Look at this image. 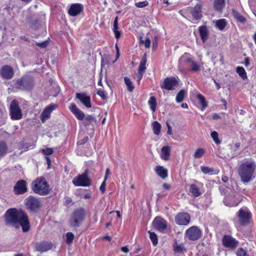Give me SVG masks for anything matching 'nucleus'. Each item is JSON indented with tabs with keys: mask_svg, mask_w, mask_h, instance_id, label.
Returning <instances> with one entry per match:
<instances>
[{
	"mask_svg": "<svg viewBox=\"0 0 256 256\" xmlns=\"http://www.w3.org/2000/svg\"><path fill=\"white\" fill-rule=\"evenodd\" d=\"M5 222L6 226L16 228L20 226L24 232H27L30 230V223L26 214L15 208H10L6 212Z\"/></svg>",
	"mask_w": 256,
	"mask_h": 256,
	"instance_id": "f257e3e1",
	"label": "nucleus"
},
{
	"mask_svg": "<svg viewBox=\"0 0 256 256\" xmlns=\"http://www.w3.org/2000/svg\"><path fill=\"white\" fill-rule=\"evenodd\" d=\"M256 164L252 160L243 162L238 168V174L241 181L244 184L248 183L255 178Z\"/></svg>",
	"mask_w": 256,
	"mask_h": 256,
	"instance_id": "f03ea898",
	"label": "nucleus"
},
{
	"mask_svg": "<svg viewBox=\"0 0 256 256\" xmlns=\"http://www.w3.org/2000/svg\"><path fill=\"white\" fill-rule=\"evenodd\" d=\"M30 187L35 194L42 196L48 195L50 191L48 182L43 176L38 177L34 180Z\"/></svg>",
	"mask_w": 256,
	"mask_h": 256,
	"instance_id": "7ed1b4c3",
	"label": "nucleus"
},
{
	"mask_svg": "<svg viewBox=\"0 0 256 256\" xmlns=\"http://www.w3.org/2000/svg\"><path fill=\"white\" fill-rule=\"evenodd\" d=\"M34 86V80L32 76H26L16 80L12 88L16 90H30Z\"/></svg>",
	"mask_w": 256,
	"mask_h": 256,
	"instance_id": "20e7f679",
	"label": "nucleus"
},
{
	"mask_svg": "<svg viewBox=\"0 0 256 256\" xmlns=\"http://www.w3.org/2000/svg\"><path fill=\"white\" fill-rule=\"evenodd\" d=\"M86 212L84 208H80L75 210L71 214L69 220V224L72 228H78L84 221Z\"/></svg>",
	"mask_w": 256,
	"mask_h": 256,
	"instance_id": "39448f33",
	"label": "nucleus"
},
{
	"mask_svg": "<svg viewBox=\"0 0 256 256\" xmlns=\"http://www.w3.org/2000/svg\"><path fill=\"white\" fill-rule=\"evenodd\" d=\"M88 170H86L82 174H78L74 177L72 180V183L77 186H88L91 184V180L88 178Z\"/></svg>",
	"mask_w": 256,
	"mask_h": 256,
	"instance_id": "423d86ee",
	"label": "nucleus"
},
{
	"mask_svg": "<svg viewBox=\"0 0 256 256\" xmlns=\"http://www.w3.org/2000/svg\"><path fill=\"white\" fill-rule=\"evenodd\" d=\"M10 114L11 118L13 120H19L22 118V110L18 102L16 100H13L10 102Z\"/></svg>",
	"mask_w": 256,
	"mask_h": 256,
	"instance_id": "0eeeda50",
	"label": "nucleus"
},
{
	"mask_svg": "<svg viewBox=\"0 0 256 256\" xmlns=\"http://www.w3.org/2000/svg\"><path fill=\"white\" fill-rule=\"evenodd\" d=\"M178 86V78L174 76L166 78L160 84V88L168 90H174Z\"/></svg>",
	"mask_w": 256,
	"mask_h": 256,
	"instance_id": "6e6552de",
	"label": "nucleus"
},
{
	"mask_svg": "<svg viewBox=\"0 0 256 256\" xmlns=\"http://www.w3.org/2000/svg\"><path fill=\"white\" fill-rule=\"evenodd\" d=\"M25 204L28 209L31 212H36L40 206L38 198L32 196H30L25 200Z\"/></svg>",
	"mask_w": 256,
	"mask_h": 256,
	"instance_id": "1a4fd4ad",
	"label": "nucleus"
},
{
	"mask_svg": "<svg viewBox=\"0 0 256 256\" xmlns=\"http://www.w3.org/2000/svg\"><path fill=\"white\" fill-rule=\"evenodd\" d=\"M252 214L246 208H240L238 214V221L242 225H246L249 223Z\"/></svg>",
	"mask_w": 256,
	"mask_h": 256,
	"instance_id": "9d476101",
	"label": "nucleus"
},
{
	"mask_svg": "<svg viewBox=\"0 0 256 256\" xmlns=\"http://www.w3.org/2000/svg\"><path fill=\"white\" fill-rule=\"evenodd\" d=\"M186 234L189 240L194 241L201 237L202 231L197 226H192L186 230Z\"/></svg>",
	"mask_w": 256,
	"mask_h": 256,
	"instance_id": "9b49d317",
	"label": "nucleus"
},
{
	"mask_svg": "<svg viewBox=\"0 0 256 256\" xmlns=\"http://www.w3.org/2000/svg\"><path fill=\"white\" fill-rule=\"evenodd\" d=\"M14 192L16 195L23 194L28 192L27 183L26 180H18L14 186Z\"/></svg>",
	"mask_w": 256,
	"mask_h": 256,
	"instance_id": "f8f14e48",
	"label": "nucleus"
},
{
	"mask_svg": "<svg viewBox=\"0 0 256 256\" xmlns=\"http://www.w3.org/2000/svg\"><path fill=\"white\" fill-rule=\"evenodd\" d=\"M222 243L224 247L234 250L238 246V242L230 236L224 235L222 239Z\"/></svg>",
	"mask_w": 256,
	"mask_h": 256,
	"instance_id": "ddd939ff",
	"label": "nucleus"
},
{
	"mask_svg": "<svg viewBox=\"0 0 256 256\" xmlns=\"http://www.w3.org/2000/svg\"><path fill=\"white\" fill-rule=\"evenodd\" d=\"M190 220V214L187 212H180L175 216V222L178 225L186 226Z\"/></svg>",
	"mask_w": 256,
	"mask_h": 256,
	"instance_id": "4468645a",
	"label": "nucleus"
},
{
	"mask_svg": "<svg viewBox=\"0 0 256 256\" xmlns=\"http://www.w3.org/2000/svg\"><path fill=\"white\" fill-rule=\"evenodd\" d=\"M0 74L2 78L6 80H10L14 76V70L10 66H4L0 70Z\"/></svg>",
	"mask_w": 256,
	"mask_h": 256,
	"instance_id": "2eb2a0df",
	"label": "nucleus"
},
{
	"mask_svg": "<svg viewBox=\"0 0 256 256\" xmlns=\"http://www.w3.org/2000/svg\"><path fill=\"white\" fill-rule=\"evenodd\" d=\"M76 98L80 100L86 108H90L92 107L90 98L86 96V93H76Z\"/></svg>",
	"mask_w": 256,
	"mask_h": 256,
	"instance_id": "dca6fc26",
	"label": "nucleus"
},
{
	"mask_svg": "<svg viewBox=\"0 0 256 256\" xmlns=\"http://www.w3.org/2000/svg\"><path fill=\"white\" fill-rule=\"evenodd\" d=\"M202 4L198 3L194 8H192L190 14L192 18L195 20H199L202 18Z\"/></svg>",
	"mask_w": 256,
	"mask_h": 256,
	"instance_id": "f3484780",
	"label": "nucleus"
},
{
	"mask_svg": "<svg viewBox=\"0 0 256 256\" xmlns=\"http://www.w3.org/2000/svg\"><path fill=\"white\" fill-rule=\"evenodd\" d=\"M84 9L82 4H72L68 10L70 16H75L80 14Z\"/></svg>",
	"mask_w": 256,
	"mask_h": 256,
	"instance_id": "a211bd4d",
	"label": "nucleus"
},
{
	"mask_svg": "<svg viewBox=\"0 0 256 256\" xmlns=\"http://www.w3.org/2000/svg\"><path fill=\"white\" fill-rule=\"evenodd\" d=\"M52 244L51 242H42L37 243L35 246V250L37 252H43L52 249Z\"/></svg>",
	"mask_w": 256,
	"mask_h": 256,
	"instance_id": "6ab92c4d",
	"label": "nucleus"
},
{
	"mask_svg": "<svg viewBox=\"0 0 256 256\" xmlns=\"http://www.w3.org/2000/svg\"><path fill=\"white\" fill-rule=\"evenodd\" d=\"M55 108L56 107L54 105H50L46 106L43 110L40 116L42 122H44L46 120L50 118L51 112L55 109Z\"/></svg>",
	"mask_w": 256,
	"mask_h": 256,
	"instance_id": "aec40b11",
	"label": "nucleus"
},
{
	"mask_svg": "<svg viewBox=\"0 0 256 256\" xmlns=\"http://www.w3.org/2000/svg\"><path fill=\"white\" fill-rule=\"evenodd\" d=\"M70 109L78 120H82L84 119L85 116L84 112L80 110L75 104H71Z\"/></svg>",
	"mask_w": 256,
	"mask_h": 256,
	"instance_id": "412c9836",
	"label": "nucleus"
},
{
	"mask_svg": "<svg viewBox=\"0 0 256 256\" xmlns=\"http://www.w3.org/2000/svg\"><path fill=\"white\" fill-rule=\"evenodd\" d=\"M154 227L158 230H162L166 228V222L160 217H156L153 221Z\"/></svg>",
	"mask_w": 256,
	"mask_h": 256,
	"instance_id": "4be33fe9",
	"label": "nucleus"
},
{
	"mask_svg": "<svg viewBox=\"0 0 256 256\" xmlns=\"http://www.w3.org/2000/svg\"><path fill=\"white\" fill-rule=\"evenodd\" d=\"M224 202L226 206H236L238 204L240 201L236 199L234 195L229 194L224 198Z\"/></svg>",
	"mask_w": 256,
	"mask_h": 256,
	"instance_id": "5701e85b",
	"label": "nucleus"
},
{
	"mask_svg": "<svg viewBox=\"0 0 256 256\" xmlns=\"http://www.w3.org/2000/svg\"><path fill=\"white\" fill-rule=\"evenodd\" d=\"M199 32L202 42H205L208 38V31L206 26L199 27Z\"/></svg>",
	"mask_w": 256,
	"mask_h": 256,
	"instance_id": "b1692460",
	"label": "nucleus"
},
{
	"mask_svg": "<svg viewBox=\"0 0 256 256\" xmlns=\"http://www.w3.org/2000/svg\"><path fill=\"white\" fill-rule=\"evenodd\" d=\"M155 171L157 174L161 178L164 179L168 176V170L162 166H156Z\"/></svg>",
	"mask_w": 256,
	"mask_h": 256,
	"instance_id": "393cba45",
	"label": "nucleus"
},
{
	"mask_svg": "<svg viewBox=\"0 0 256 256\" xmlns=\"http://www.w3.org/2000/svg\"><path fill=\"white\" fill-rule=\"evenodd\" d=\"M170 148L169 146H164L161 149L160 158L164 160H168L170 156Z\"/></svg>",
	"mask_w": 256,
	"mask_h": 256,
	"instance_id": "a878e982",
	"label": "nucleus"
},
{
	"mask_svg": "<svg viewBox=\"0 0 256 256\" xmlns=\"http://www.w3.org/2000/svg\"><path fill=\"white\" fill-rule=\"evenodd\" d=\"M118 16H116L114 20L113 24V32H114L115 38L116 39H119L121 36V32L118 30Z\"/></svg>",
	"mask_w": 256,
	"mask_h": 256,
	"instance_id": "bb28decb",
	"label": "nucleus"
},
{
	"mask_svg": "<svg viewBox=\"0 0 256 256\" xmlns=\"http://www.w3.org/2000/svg\"><path fill=\"white\" fill-rule=\"evenodd\" d=\"M214 6L218 12H221L225 6V0H214Z\"/></svg>",
	"mask_w": 256,
	"mask_h": 256,
	"instance_id": "cd10ccee",
	"label": "nucleus"
},
{
	"mask_svg": "<svg viewBox=\"0 0 256 256\" xmlns=\"http://www.w3.org/2000/svg\"><path fill=\"white\" fill-rule=\"evenodd\" d=\"M232 15L238 22L241 23H244L246 22V18L234 9L232 10Z\"/></svg>",
	"mask_w": 256,
	"mask_h": 256,
	"instance_id": "c85d7f7f",
	"label": "nucleus"
},
{
	"mask_svg": "<svg viewBox=\"0 0 256 256\" xmlns=\"http://www.w3.org/2000/svg\"><path fill=\"white\" fill-rule=\"evenodd\" d=\"M190 191L194 197H198L201 195L200 189L195 184H192L190 186Z\"/></svg>",
	"mask_w": 256,
	"mask_h": 256,
	"instance_id": "c756f323",
	"label": "nucleus"
},
{
	"mask_svg": "<svg viewBox=\"0 0 256 256\" xmlns=\"http://www.w3.org/2000/svg\"><path fill=\"white\" fill-rule=\"evenodd\" d=\"M146 56L142 58L141 60L139 66H138V73L144 74L146 70Z\"/></svg>",
	"mask_w": 256,
	"mask_h": 256,
	"instance_id": "7c9ffc66",
	"label": "nucleus"
},
{
	"mask_svg": "<svg viewBox=\"0 0 256 256\" xmlns=\"http://www.w3.org/2000/svg\"><path fill=\"white\" fill-rule=\"evenodd\" d=\"M226 25V20L225 19H220L216 22V27L220 30H222Z\"/></svg>",
	"mask_w": 256,
	"mask_h": 256,
	"instance_id": "2f4dec72",
	"label": "nucleus"
},
{
	"mask_svg": "<svg viewBox=\"0 0 256 256\" xmlns=\"http://www.w3.org/2000/svg\"><path fill=\"white\" fill-rule=\"evenodd\" d=\"M186 90H181L177 94L176 96V102L178 103H180L184 100V96L186 94Z\"/></svg>",
	"mask_w": 256,
	"mask_h": 256,
	"instance_id": "473e14b6",
	"label": "nucleus"
},
{
	"mask_svg": "<svg viewBox=\"0 0 256 256\" xmlns=\"http://www.w3.org/2000/svg\"><path fill=\"white\" fill-rule=\"evenodd\" d=\"M154 133L156 135H158L160 132L161 125L157 121H154L152 124Z\"/></svg>",
	"mask_w": 256,
	"mask_h": 256,
	"instance_id": "72a5a7b5",
	"label": "nucleus"
},
{
	"mask_svg": "<svg viewBox=\"0 0 256 256\" xmlns=\"http://www.w3.org/2000/svg\"><path fill=\"white\" fill-rule=\"evenodd\" d=\"M148 104L150 106L152 110L154 112L156 111L157 105L156 100L155 97L151 96L148 102Z\"/></svg>",
	"mask_w": 256,
	"mask_h": 256,
	"instance_id": "f704fd0d",
	"label": "nucleus"
},
{
	"mask_svg": "<svg viewBox=\"0 0 256 256\" xmlns=\"http://www.w3.org/2000/svg\"><path fill=\"white\" fill-rule=\"evenodd\" d=\"M8 150V146L6 143L4 142H0V157L4 156L6 154Z\"/></svg>",
	"mask_w": 256,
	"mask_h": 256,
	"instance_id": "c9c22d12",
	"label": "nucleus"
},
{
	"mask_svg": "<svg viewBox=\"0 0 256 256\" xmlns=\"http://www.w3.org/2000/svg\"><path fill=\"white\" fill-rule=\"evenodd\" d=\"M236 72L244 80L247 78L246 73L245 70L242 66H238L236 68Z\"/></svg>",
	"mask_w": 256,
	"mask_h": 256,
	"instance_id": "e433bc0d",
	"label": "nucleus"
},
{
	"mask_svg": "<svg viewBox=\"0 0 256 256\" xmlns=\"http://www.w3.org/2000/svg\"><path fill=\"white\" fill-rule=\"evenodd\" d=\"M174 250L175 252L179 254H184L186 252V249L182 244H176L174 245Z\"/></svg>",
	"mask_w": 256,
	"mask_h": 256,
	"instance_id": "4c0bfd02",
	"label": "nucleus"
},
{
	"mask_svg": "<svg viewBox=\"0 0 256 256\" xmlns=\"http://www.w3.org/2000/svg\"><path fill=\"white\" fill-rule=\"evenodd\" d=\"M196 97L202 106V109L206 108L208 106V103L206 100L205 98L201 94H198Z\"/></svg>",
	"mask_w": 256,
	"mask_h": 256,
	"instance_id": "58836bf2",
	"label": "nucleus"
},
{
	"mask_svg": "<svg viewBox=\"0 0 256 256\" xmlns=\"http://www.w3.org/2000/svg\"><path fill=\"white\" fill-rule=\"evenodd\" d=\"M148 233L150 234V238L153 245L154 246H156L158 243L157 235L155 232L150 231H148Z\"/></svg>",
	"mask_w": 256,
	"mask_h": 256,
	"instance_id": "ea45409f",
	"label": "nucleus"
},
{
	"mask_svg": "<svg viewBox=\"0 0 256 256\" xmlns=\"http://www.w3.org/2000/svg\"><path fill=\"white\" fill-rule=\"evenodd\" d=\"M124 81L128 87V90L130 92H132L134 89V86L132 85V83L130 79L128 78L126 76L124 78Z\"/></svg>",
	"mask_w": 256,
	"mask_h": 256,
	"instance_id": "a19ab883",
	"label": "nucleus"
},
{
	"mask_svg": "<svg viewBox=\"0 0 256 256\" xmlns=\"http://www.w3.org/2000/svg\"><path fill=\"white\" fill-rule=\"evenodd\" d=\"M86 124L88 125L92 123H96V120L92 115H88L85 118Z\"/></svg>",
	"mask_w": 256,
	"mask_h": 256,
	"instance_id": "79ce46f5",
	"label": "nucleus"
},
{
	"mask_svg": "<svg viewBox=\"0 0 256 256\" xmlns=\"http://www.w3.org/2000/svg\"><path fill=\"white\" fill-rule=\"evenodd\" d=\"M66 242L68 244H71L74 238V234L72 232H68L66 234Z\"/></svg>",
	"mask_w": 256,
	"mask_h": 256,
	"instance_id": "37998d69",
	"label": "nucleus"
},
{
	"mask_svg": "<svg viewBox=\"0 0 256 256\" xmlns=\"http://www.w3.org/2000/svg\"><path fill=\"white\" fill-rule=\"evenodd\" d=\"M210 136L212 138L214 141L217 144L220 143V140L218 139V134L216 131H213L210 134Z\"/></svg>",
	"mask_w": 256,
	"mask_h": 256,
	"instance_id": "c03bdc74",
	"label": "nucleus"
},
{
	"mask_svg": "<svg viewBox=\"0 0 256 256\" xmlns=\"http://www.w3.org/2000/svg\"><path fill=\"white\" fill-rule=\"evenodd\" d=\"M204 153V150L203 148H198L196 150L194 154V156L195 158H198L202 157Z\"/></svg>",
	"mask_w": 256,
	"mask_h": 256,
	"instance_id": "a18cd8bd",
	"label": "nucleus"
},
{
	"mask_svg": "<svg viewBox=\"0 0 256 256\" xmlns=\"http://www.w3.org/2000/svg\"><path fill=\"white\" fill-rule=\"evenodd\" d=\"M201 170L204 174H210L214 172V170L212 168H209L205 166H202L200 167Z\"/></svg>",
	"mask_w": 256,
	"mask_h": 256,
	"instance_id": "49530a36",
	"label": "nucleus"
},
{
	"mask_svg": "<svg viewBox=\"0 0 256 256\" xmlns=\"http://www.w3.org/2000/svg\"><path fill=\"white\" fill-rule=\"evenodd\" d=\"M191 67L190 70L193 72H198L200 70V66L194 61L191 64Z\"/></svg>",
	"mask_w": 256,
	"mask_h": 256,
	"instance_id": "de8ad7c7",
	"label": "nucleus"
},
{
	"mask_svg": "<svg viewBox=\"0 0 256 256\" xmlns=\"http://www.w3.org/2000/svg\"><path fill=\"white\" fill-rule=\"evenodd\" d=\"M148 4V2L147 0H144L143 2H140L135 4V6L137 8H143L146 7Z\"/></svg>",
	"mask_w": 256,
	"mask_h": 256,
	"instance_id": "09e8293b",
	"label": "nucleus"
},
{
	"mask_svg": "<svg viewBox=\"0 0 256 256\" xmlns=\"http://www.w3.org/2000/svg\"><path fill=\"white\" fill-rule=\"evenodd\" d=\"M48 40H45V41H44L42 42H36V44L40 48H46L48 45Z\"/></svg>",
	"mask_w": 256,
	"mask_h": 256,
	"instance_id": "8fccbe9b",
	"label": "nucleus"
},
{
	"mask_svg": "<svg viewBox=\"0 0 256 256\" xmlns=\"http://www.w3.org/2000/svg\"><path fill=\"white\" fill-rule=\"evenodd\" d=\"M42 152L46 156L52 154L54 152V150L52 148H46L43 149Z\"/></svg>",
	"mask_w": 256,
	"mask_h": 256,
	"instance_id": "3c124183",
	"label": "nucleus"
},
{
	"mask_svg": "<svg viewBox=\"0 0 256 256\" xmlns=\"http://www.w3.org/2000/svg\"><path fill=\"white\" fill-rule=\"evenodd\" d=\"M237 256H248V255L242 248H240L237 251Z\"/></svg>",
	"mask_w": 256,
	"mask_h": 256,
	"instance_id": "603ef678",
	"label": "nucleus"
},
{
	"mask_svg": "<svg viewBox=\"0 0 256 256\" xmlns=\"http://www.w3.org/2000/svg\"><path fill=\"white\" fill-rule=\"evenodd\" d=\"M97 94L104 100L107 98L106 95L104 90H99L97 92Z\"/></svg>",
	"mask_w": 256,
	"mask_h": 256,
	"instance_id": "864d4df0",
	"label": "nucleus"
},
{
	"mask_svg": "<svg viewBox=\"0 0 256 256\" xmlns=\"http://www.w3.org/2000/svg\"><path fill=\"white\" fill-rule=\"evenodd\" d=\"M88 136L84 137L83 139L80 140L78 142L77 144L78 145L81 146L84 144L88 142Z\"/></svg>",
	"mask_w": 256,
	"mask_h": 256,
	"instance_id": "5fc2aeb1",
	"label": "nucleus"
},
{
	"mask_svg": "<svg viewBox=\"0 0 256 256\" xmlns=\"http://www.w3.org/2000/svg\"><path fill=\"white\" fill-rule=\"evenodd\" d=\"M106 181L104 180V182L101 184L100 190L102 192V193H104L106 192Z\"/></svg>",
	"mask_w": 256,
	"mask_h": 256,
	"instance_id": "6e6d98bb",
	"label": "nucleus"
},
{
	"mask_svg": "<svg viewBox=\"0 0 256 256\" xmlns=\"http://www.w3.org/2000/svg\"><path fill=\"white\" fill-rule=\"evenodd\" d=\"M144 43V46L146 48H150V40L149 38H146Z\"/></svg>",
	"mask_w": 256,
	"mask_h": 256,
	"instance_id": "4d7b16f0",
	"label": "nucleus"
},
{
	"mask_svg": "<svg viewBox=\"0 0 256 256\" xmlns=\"http://www.w3.org/2000/svg\"><path fill=\"white\" fill-rule=\"evenodd\" d=\"M166 126L168 127V134H172V128L168 122H166Z\"/></svg>",
	"mask_w": 256,
	"mask_h": 256,
	"instance_id": "13d9d810",
	"label": "nucleus"
},
{
	"mask_svg": "<svg viewBox=\"0 0 256 256\" xmlns=\"http://www.w3.org/2000/svg\"><path fill=\"white\" fill-rule=\"evenodd\" d=\"M28 22L32 26H36V24H38V20H34L32 22L28 21Z\"/></svg>",
	"mask_w": 256,
	"mask_h": 256,
	"instance_id": "bf43d9fd",
	"label": "nucleus"
},
{
	"mask_svg": "<svg viewBox=\"0 0 256 256\" xmlns=\"http://www.w3.org/2000/svg\"><path fill=\"white\" fill-rule=\"evenodd\" d=\"M212 118L213 120H218L220 118V116L216 113H214L212 115Z\"/></svg>",
	"mask_w": 256,
	"mask_h": 256,
	"instance_id": "052dcab7",
	"label": "nucleus"
},
{
	"mask_svg": "<svg viewBox=\"0 0 256 256\" xmlns=\"http://www.w3.org/2000/svg\"><path fill=\"white\" fill-rule=\"evenodd\" d=\"M121 250L124 253H128L129 252V250L127 246L122 247L121 248Z\"/></svg>",
	"mask_w": 256,
	"mask_h": 256,
	"instance_id": "680f3d73",
	"label": "nucleus"
},
{
	"mask_svg": "<svg viewBox=\"0 0 256 256\" xmlns=\"http://www.w3.org/2000/svg\"><path fill=\"white\" fill-rule=\"evenodd\" d=\"M244 66H249L250 64V58H246L245 59H244Z\"/></svg>",
	"mask_w": 256,
	"mask_h": 256,
	"instance_id": "e2e57ef3",
	"label": "nucleus"
},
{
	"mask_svg": "<svg viewBox=\"0 0 256 256\" xmlns=\"http://www.w3.org/2000/svg\"><path fill=\"white\" fill-rule=\"evenodd\" d=\"M72 202V200L71 198H66V200H65V204L68 206L69 204H70V203H71Z\"/></svg>",
	"mask_w": 256,
	"mask_h": 256,
	"instance_id": "0e129e2a",
	"label": "nucleus"
},
{
	"mask_svg": "<svg viewBox=\"0 0 256 256\" xmlns=\"http://www.w3.org/2000/svg\"><path fill=\"white\" fill-rule=\"evenodd\" d=\"M162 186L164 189L167 190H168L170 188V186L167 183H164L163 184Z\"/></svg>",
	"mask_w": 256,
	"mask_h": 256,
	"instance_id": "69168bd1",
	"label": "nucleus"
},
{
	"mask_svg": "<svg viewBox=\"0 0 256 256\" xmlns=\"http://www.w3.org/2000/svg\"><path fill=\"white\" fill-rule=\"evenodd\" d=\"M144 74H138V76H137V81L139 83L140 80H142Z\"/></svg>",
	"mask_w": 256,
	"mask_h": 256,
	"instance_id": "338daca9",
	"label": "nucleus"
},
{
	"mask_svg": "<svg viewBox=\"0 0 256 256\" xmlns=\"http://www.w3.org/2000/svg\"><path fill=\"white\" fill-rule=\"evenodd\" d=\"M109 174H110V169L108 168L106 171V174H105L104 179L105 180H107L108 176V175Z\"/></svg>",
	"mask_w": 256,
	"mask_h": 256,
	"instance_id": "774afa93",
	"label": "nucleus"
}]
</instances>
